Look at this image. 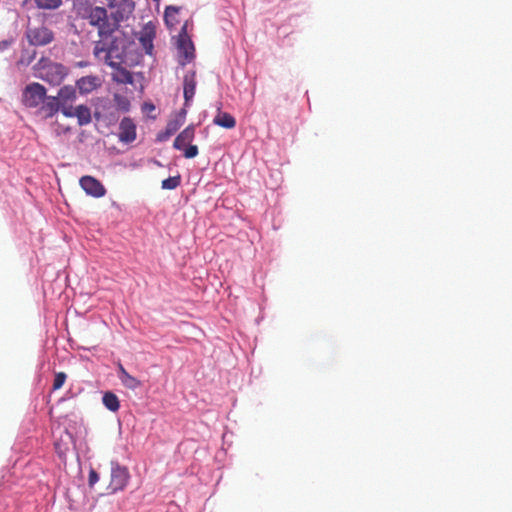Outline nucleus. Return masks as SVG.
Segmentation results:
<instances>
[{
    "label": "nucleus",
    "instance_id": "nucleus-15",
    "mask_svg": "<svg viewBox=\"0 0 512 512\" xmlns=\"http://www.w3.org/2000/svg\"><path fill=\"white\" fill-rule=\"evenodd\" d=\"M183 125V119H173L170 120L165 129L157 134V141L164 142L167 141L172 135H174L178 129Z\"/></svg>",
    "mask_w": 512,
    "mask_h": 512
},
{
    "label": "nucleus",
    "instance_id": "nucleus-11",
    "mask_svg": "<svg viewBox=\"0 0 512 512\" xmlns=\"http://www.w3.org/2000/svg\"><path fill=\"white\" fill-rule=\"evenodd\" d=\"M119 140L124 143H131L136 139V125L129 117H124L119 125Z\"/></svg>",
    "mask_w": 512,
    "mask_h": 512
},
{
    "label": "nucleus",
    "instance_id": "nucleus-28",
    "mask_svg": "<svg viewBox=\"0 0 512 512\" xmlns=\"http://www.w3.org/2000/svg\"><path fill=\"white\" fill-rule=\"evenodd\" d=\"M118 371H119V378L122 379V376H124V373H128L122 364L118 365Z\"/></svg>",
    "mask_w": 512,
    "mask_h": 512
},
{
    "label": "nucleus",
    "instance_id": "nucleus-17",
    "mask_svg": "<svg viewBox=\"0 0 512 512\" xmlns=\"http://www.w3.org/2000/svg\"><path fill=\"white\" fill-rule=\"evenodd\" d=\"M59 103H73L77 98L76 87L72 85H64L58 91L56 96Z\"/></svg>",
    "mask_w": 512,
    "mask_h": 512
},
{
    "label": "nucleus",
    "instance_id": "nucleus-6",
    "mask_svg": "<svg viewBox=\"0 0 512 512\" xmlns=\"http://www.w3.org/2000/svg\"><path fill=\"white\" fill-rule=\"evenodd\" d=\"M130 480V473L127 467L117 462L111 463V478L107 490L111 494L123 491Z\"/></svg>",
    "mask_w": 512,
    "mask_h": 512
},
{
    "label": "nucleus",
    "instance_id": "nucleus-4",
    "mask_svg": "<svg viewBox=\"0 0 512 512\" xmlns=\"http://www.w3.org/2000/svg\"><path fill=\"white\" fill-rule=\"evenodd\" d=\"M178 63L185 66L195 58V47L187 34V23H185L176 39Z\"/></svg>",
    "mask_w": 512,
    "mask_h": 512
},
{
    "label": "nucleus",
    "instance_id": "nucleus-23",
    "mask_svg": "<svg viewBox=\"0 0 512 512\" xmlns=\"http://www.w3.org/2000/svg\"><path fill=\"white\" fill-rule=\"evenodd\" d=\"M181 183L180 175L164 179L161 183L162 189L173 190L176 189Z\"/></svg>",
    "mask_w": 512,
    "mask_h": 512
},
{
    "label": "nucleus",
    "instance_id": "nucleus-20",
    "mask_svg": "<svg viewBox=\"0 0 512 512\" xmlns=\"http://www.w3.org/2000/svg\"><path fill=\"white\" fill-rule=\"evenodd\" d=\"M102 402H103L104 406L112 412H116L120 408L119 399H118L117 395L114 394L113 392H110V391L105 392L103 395V398H102Z\"/></svg>",
    "mask_w": 512,
    "mask_h": 512
},
{
    "label": "nucleus",
    "instance_id": "nucleus-8",
    "mask_svg": "<svg viewBox=\"0 0 512 512\" xmlns=\"http://www.w3.org/2000/svg\"><path fill=\"white\" fill-rule=\"evenodd\" d=\"M27 39L31 45L45 46L54 40V33L46 26L29 28L27 30Z\"/></svg>",
    "mask_w": 512,
    "mask_h": 512
},
{
    "label": "nucleus",
    "instance_id": "nucleus-18",
    "mask_svg": "<svg viewBox=\"0 0 512 512\" xmlns=\"http://www.w3.org/2000/svg\"><path fill=\"white\" fill-rule=\"evenodd\" d=\"M213 123L217 126H220V127L226 128V129H232L236 126L235 118L231 114H229L227 112H222L220 110L214 117Z\"/></svg>",
    "mask_w": 512,
    "mask_h": 512
},
{
    "label": "nucleus",
    "instance_id": "nucleus-22",
    "mask_svg": "<svg viewBox=\"0 0 512 512\" xmlns=\"http://www.w3.org/2000/svg\"><path fill=\"white\" fill-rule=\"evenodd\" d=\"M39 9L53 10L60 7L62 0H34Z\"/></svg>",
    "mask_w": 512,
    "mask_h": 512
},
{
    "label": "nucleus",
    "instance_id": "nucleus-29",
    "mask_svg": "<svg viewBox=\"0 0 512 512\" xmlns=\"http://www.w3.org/2000/svg\"><path fill=\"white\" fill-rule=\"evenodd\" d=\"M77 65L79 67H84V66H86V63L85 62H78Z\"/></svg>",
    "mask_w": 512,
    "mask_h": 512
},
{
    "label": "nucleus",
    "instance_id": "nucleus-5",
    "mask_svg": "<svg viewBox=\"0 0 512 512\" xmlns=\"http://www.w3.org/2000/svg\"><path fill=\"white\" fill-rule=\"evenodd\" d=\"M195 138V126L193 124L188 125L174 140L173 148L176 150L183 151L185 158L191 159L198 155V147L192 145V141Z\"/></svg>",
    "mask_w": 512,
    "mask_h": 512
},
{
    "label": "nucleus",
    "instance_id": "nucleus-3",
    "mask_svg": "<svg viewBox=\"0 0 512 512\" xmlns=\"http://www.w3.org/2000/svg\"><path fill=\"white\" fill-rule=\"evenodd\" d=\"M33 69L37 78L53 86L60 85L69 73L66 66L45 57H42Z\"/></svg>",
    "mask_w": 512,
    "mask_h": 512
},
{
    "label": "nucleus",
    "instance_id": "nucleus-9",
    "mask_svg": "<svg viewBox=\"0 0 512 512\" xmlns=\"http://www.w3.org/2000/svg\"><path fill=\"white\" fill-rule=\"evenodd\" d=\"M156 37V26L152 22L146 23L139 32L138 40L148 55H153V41Z\"/></svg>",
    "mask_w": 512,
    "mask_h": 512
},
{
    "label": "nucleus",
    "instance_id": "nucleus-24",
    "mask_svg": "<svg viewBox=\"0 0 512 512\" xmlns=\"http://www.w3.org/2000/svg\"><path fill=\"white\" fill-rule=\"evenodd\" d=\"M66 378H67V375L64 372L56 373L54 381H53L52 389L54 391L60 389L64 385Z\"/></svg>",
    "mask_w": 512,
    "mask_h": 512
},
{
    "label": "nucleus",
    "instance_id": "nucleus-21",
    "mask_svg": "<svg viewBox=\"0 0 512 512\" xmlns=\"http://www.w3.org/2000/svg\"><path fill=\"white\" fill-rule=\"evenodd\" d=\"M120 380L126 388L131 390H135L141 386L140 380L130 375L129 373H124V376H122V379Z\"/></svg>",
    "mask_w": 512,
    "mask_h": 512
},
{
    "label": "nucleus",
    "instance_id": "nucleus-7",
    "mask_svg": "<svg viewBox=\"0 0 512 512\" xmlns=\"http://www.w3.org/2000/svg\"><path fill=\"white\" fill-rule=\"evenodd\" d=\"M46 92V88L42 84L30 83L22 92V103L28 108H36L44 101Z\"/></svg>",
    "mask_w": 512,
    "mask_h": 512
},
{
    "label": "nucleus",
    "instance_id": "nucleus-12",
    "mask_svg": "<svg viewBox=\"0 0 512 512\" xmlns=\"http://www.w3.org/2000/svg\"><path fill=\"white\" fill-rule=\"evenodd\" d=\"M37 113L44 119L53 117L60 110V103L55 96H46Z\"/></svg>",
    "mask_w": 512,
    "mask_h": 512
},
{
    "label": "nucleus",
    "instance_id": "nucleus-25",
    "mask_svg": "<svg viewBox=\"0 0 512 512\" xmlns=\"http://www.w3.org/2000/svg\"><path fill=\"white\" fill-rule=\"evenodd\" d=\"M62 114L66 117H74L73 112L75 111V108L72 106V103H60V110Z\"/></svg>",
    "mask_w": 512,
    "mask_h": 512
},
{
    "label": "nucleus",
    "instance_id": "nucleus-10",
    "mask_svg": "<svg viewBox=\"0 0 512 512\" xmlns=\"http://www.w3.org/2000/svg\"><path fill=\"white\" fill-rule=\"evenodd\" d=\"M80 186L88 195L96 198L103 197L106 193L102 183L92 176H83L80 179Z\"/></svg>",
    "mask_w": 512,
    "mask_h": 512
},
{
    "label": "nucleus",
    "instance_id": "nucleus-2",
    "mask_svg": "<svg viewBox=\"0 0 512 512\" xmlns=\"http://www.w3.org/2000/svg\"><path fill=\"white\" fill-rule=\"evenodd\" d=\"M93 55L98 61H101L116 70L112 76L115 82L122 84H132V74L126 68L122 67L125 59L124 44L117 45L115 42H112L109 45L103 41L95 42Z\"/></svg>",
    "mask_w": 512,
    "mask_h": 512
},
{
    "label": "nucleus",
    "instance_id": "nucleus-1",
    "mask_svg": "<svg viewBox=\"0 0 512 512\" xmlns=\"http://www.w3.org/2000/svg\"><path fill=\"white\" fill-rule=\"evenodd\" d=\"M88 0H76L75 6L77 13L84 19H87L91 26L98 29L100 39L97 42H105L111 44L115 42L117 45L124 44L122 39L115 37L113 34L118 30L120 18L117 13L108 11L99 6H89Z\"/></svg>",
    "mask_w": 512,
    "mask_h": 512
},
{
    "label": "nucleus",
    "instance_id": "nucleus-14",
    "mask_svg": "<svg viewBox=\"0 0 512 512\" xmlns=\"http://www.w3.org/2000/svg\"><path fill=\"white\" fill-rule=\"evenodd\" d=\"M196 72L188 71L183 78V94L185 105H189L192 101L196 91Z\"/></svg>",
    "mask_w": 512,
    "mask_h": 512
},
{
    "label": "nucleus",
    "instance_id": "nucleus-26",
    "mask_svg": "<svg viewBox=\"0 0 512 512\" xmlns=\"http://www.w3.org/2000/svg\"><path fill=\"white\" fill-rule=\"evenodd\" d=\"M115 99L117 100L118 106L121 110L128 111L130 103L125 97L115 96Z\"/></svg>",
    "mask_w": 512,
    "mask_h": 512
},
{
    "label": "nucleus",
    "instance_id": "nucleus-13",
    "mask_svg": "<svg viewBox=\"0 0 512 512\" xmlns=\"http://www.w3.org/2000/svg\"><path fill=\"white\" fill-rule=\"evenodd\" d=\"M101 86V79L96 75L81 77L76 81V88L82 94H89Z\"/></svg>",
    "mask_w": 512,
    "mask_h": 512
},
{
    "label": "nucleus",
    "instance_id": "nucleus-27",
    "mask_svg": "<svg viewBox=\"0 0 512 512\" xmlns=\"http://www.w3.org/2000/svg\"><path fill=\"white\" fill-rule=\"evenodd\" d=\"M99 480V475L98 473L94 470V469H91L89 471V476H88V483H89V486H94Z\"/></svg>",
    "mask_w": 512,
    "mask_h": 512
},
{
    "label": "nucleus",
    "instance_id": "nucleus-16",
    "mask_svg": "<svg viewBox=\"0 0 512 512\" xmlns=\"http://www.w3.org/2000/svg\"><path fill=\"white\" fill-rule=\"evenodd\" d=\"M179 11L180 8L176 6H167L164 12V21L166 26L172 30L179 24Z\"/></svg>",
    "mask_w": 512,
    "mask_h": 512
},
{
    "label": "nucleus",
    "instance_id": "nucleus-19",
    "mask_svg": "<svg viewBox=\"0 0 512 512\" xmlns=\"http://www.w3.org/2000/svg\"><path fill=\"white\" fill-rule=\"evenodd\" d=\"M74 117L77 118L78 124L80 126L87 125L91 122V112L90 109L85 105H79L75 107V111L73 112Z\"/></svg>",
    "mask_w": 512,
    "mask_h": 512
}]
</instances>
